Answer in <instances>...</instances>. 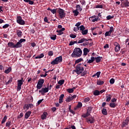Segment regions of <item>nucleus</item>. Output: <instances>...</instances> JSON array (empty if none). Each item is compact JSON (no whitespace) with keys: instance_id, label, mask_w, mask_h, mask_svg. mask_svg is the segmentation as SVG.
I'll return each instance as SVG.
<instances>
[{"instance_id":"a18cd8bd","label":"nucleus","mask_w":129,"mask_h":129,"mask_svg":"<svg viewBox=\"0 0 129 129\" xmlns=\"http://www.w3.org/2000/svg\"><path fill=\"white\" fill-rule=\"evenodd\" d=\"M51 13H52V14H53V15L54 14H56V13H57V9H51V10H50Z\"/></svg>"},{"instance_id":"e433bc0d","label":"nucleus","mask_w":129,"mask_h":129,"mask_svg":"<svg viewBox=\"0 0 129 129\" xmlns=\"http://www.w3.org/2000/svg\"><path fill=\"white\" fill-rule=\"evenodd\" d=\"M92 111V107H89L87 109V112H88V113H89L90 114Z\"/></svg>"},{"instance_id":"7ed1b4c3","label":"nucleus","mask_w":129,"mask_h":129,"mask_svg":"<svg viewBox=\"0 0 129 129\" xmlns=\"http://www.w3.org/2000/svg\"><path fill=\"white\" fill-rule=\"evenodd\" d=\"M62 56L60 55L56 57L54 60L51 61V64H52V65L58 64L59 63H60V62H62Z\"/></svg>"},{"instance_id":"79ce46f5","label":"nucleus","mask_w":129,"mask_h":129,"mask_svg":"<svg viewBox=\"0 0 129 129\" xmlns=\"http://www.w3.org/2000/svg\"><path fill=\"white\" fill-rule=\"evenodd\" d=\"M7 119L8 117L7 116H5L2 121V123H5L6 122V120H7Z\"/></svg>"},{"instance_id":"c756f323","label":"nucleus","mask_w":129,"mask_h":129,"mask_svg":"<svg viewBox=\"0 0 129 129\" xmlns=\"http://www.w3.org/2000/svg\"><path fill=\"white\" fill-rule=\"evenodd\" d=\"M44 79H40L38 82V83L43 86V84H44Z\"/></svg>"},{"instance_id":"6e6d98bb","label":"nucleus","mask_w":129,"mask_h":129,"mask_svg":"<svg viewBox=\"0 0 129 129\" xmlns=\"http://www.w3.org/2000/svg\"><path fill=\"white\" fill-rule=\"evenodd\" d=\"M9 27H10V25H9V24H5V25H4L3 26V29H7V28H9Z\"/></svg>"},{"instance_id":"c9c22d12","label":"nucleus","mask_w":129,"mask_h":129,"mask_svg":"<svg viewBox=\"0 0 129 129\" xmlns=\"http://www.w3.org/2000/svg\"><path fill=\"white\" fill-rule=\"evenodd\" d=\"M65 81L64 80H60L58 82V84H59V85L61 86L64 84V82Z\"/></svg>"},{"instance_id":"dca6fc26","label":"nucleus","mask_w":129,"mask_h":129,"mask_svg":"<svg viewBox=\"0 0 129 129\" xmlns=\"http://www.w3.org/2000/svg\"><path fill=\"white\" fill-rule=\"evenodd\" d=\"M47 113L46 112H44L43 114L41 115V119H46L47 118Z\"/></svg>"},{"instance_id":"412c9836","label":"nucleus","mask_w":129,"mask_h":129,"mask_svg":"<svg viewBox=\"0 0 129 129\" xmlns=\"http://www.w3.org/2000/svg\"><path fill=\"white\" fill-rule=\"evenodd\" d=\"M89 52V50H88L87 48H85L84 49V56H86V55H87V54H88Z\"/></svg>"},{"instance_id":"4be33fe9","label":"nucleus","mask_w":129,"mask_h":129,"mask_svg":"<svg viewBox=\"0 0 129 129\" xmlns=\"http://www.w3.org/2000/svg\"><path fill=\"white\" fill-rule=\"evenodd\" d=\"M76 9L77 10V11H79V12H81L82 11V8L80 5H77L76 6Z\"/></svg>"},{"instance_id":"5fc2aeb1","label":"nucleus","mask_w":129,"mask_h":129,"mask_svg":"<svg viewBox=\"0 0 129 129\" xmlns=\"http://www.w3.org/2000/svg\"><path fill=\"white\" fill-rule=\"evenodd\" d=\"M80 2L81 3V5H82L83 6V5L85 6V5H86V2L85 1H84V0L80 1Z\"/></svg>"},{"instance_id":"680f3d73","label":"nucleus","mask_w":129,"mask_h":129,"mask_svg":"<svg viewBox=\"0 0 129 129\" xmlns=\"http://www.w3.org/2000/svg\"><path fill=\"white\" fill-rule=\"evenodd\" d=\"M57 36L56 35H53V36L50 37L51 40H55V39H56Z\"/></svg>"},{"instance_id":"0eeeda50","label":"nucleus","mask_w":129,"mask_h":129,"mask_svg":"<svg viewBox=\"0 0 129 129\" xmlns=\"http://www.w3.org/2000/svg\"><path fill=\"white\" fill-rule=\"evenodd\" d=\"M49 91V85L47 86V88H43L39 91V93L44 94V93H47Z\"/></svg>"},{"instance_id":"09e8293b","label":"nucleus","mask_w":129,"mask_h":129,"mask_svg":"<svg viewBox=\"0 0 129 129\" xmlns=\"http://www.w3.org/2000/svg\"><path fill=\"white\" fill-rule=\"evenodd\" d=\"M110 35H111V33L110 32H109L108 31L106 32L105 33V37H108V36H110Z\"/></svg>"},{"instance_id":"bf43d9fd","label":"nucleus","mask_w":129,"mask_h":129,"mask_svg":"<svg viewBox=\"0 0 129 129\" xmlns=\"http://www.w3.org/2000/svg\"><path fill=\"white\" fill-rule=\"evenodd\" d=\"M108 32L111 34V33L113 32V27L112 26L110 27V30Z\"/></svg>"},{"instance_id":"8fccbe9b","label":"nucleus","mask_w":129,"mask_h":129,"mask_svg":"<svg viewBox=\"0 0 129 129\" xmlns=\"http://www.w3.org/2000/svg\"><path fill=\"white\" fill-rule=\"evenodd\" d=\"M87 74V71H85L83 73H81V76H85Z\"/></svg>"},{"instance_id":"20e7f679","label":"nucleus","mask_w":129,"mask_h":129,"mask_svg":"<svg viewBox=\"0 0 129 129\" xmlns=\"http://www.w3.org/2000/svg\"><path fill=\"white\" fill-rule=\"evenodd\" d=\"M58 12L60 19H63V18H65L66 16V14L64 12V10L62 9L59 8L58 10Z\"/></svg>"},{"instance_id":"052dcab7","label":"nucleus","mask_w":129,"mask_h":129,"mask_svg":"<svg viewBox=\"0 0 129 129\" xmlns=\"http://www.w3.org/2000/svg\"><path fill=\"white\" fill-rule=\"evenodd\" d=\"M10 125H11V121H9L8 122H7L6 126H8V127H10Z\"/></svg>"},{"instance_id":"2f4dec72","label":"nucleus","mask_w":129,"mask_h":129,"mask_svg":"<svg viewBox=\"0 0 129 129\" xmlns=\"http://www.w3.org/2000/svg\"><path fill=\"white\" fill-rule=\"evenodd\" d=\"M109 106H110V107H112V108H114V107H115V106H116V104H115V103H112V102H111V103H110L109 104Z\"/></svg>"},{"instance_id":"de8ad7c7","label":"nucleus","mask_w":129,"mask_h":129,"mask_svg":"<svg viewBox=\"0 0 129 129\" xmlns=\"http://www.w3.org/2000/svg\"><path fill=\"white\" fill-rule=\"evenodd\" d=\"M77 107H78V108H80V107H82V103L81 102H79Z\"/></svg>"},{"instance_id":"f03ea898","label":"nucleus","mask_w":129,"mask_h":129,"mask_svg":"<svg viewBox=\"0 0 129 129\" xmlns=\"http://www.w3.org/2000/svg\"><path fill=\"white\" fill-rule=\"evenodd\" d=\"M77 73V74H81L83 71H84V68L81 67V63H80L76 66V70L74 71Z\"/></svg>"},{"instance_id":"2eb2a0df","label":"nucleus","mask_w":129,"mask_h":129,"mask_svg":"<svg viewBox=\"0 0 129 129\" xmlns=\"http://www.w3.org/2000/svg\"><path fill=\"white\" fill-rule=\"evenodd\" d=\"M129 118H127L124 122H123L122 125L123 126H125V125H127L128 124Z\"/></svg>"},{"instance_id":"aec40b11","label":"nucleus","mask_w":129,"mask_h":129,"mask_svg":"<svg viewBox=\"0 0 129 129\" xmlns=\"http://www.w3.org/2000/svg\"><path fill=\"white\" fill-rule=\"evenodd\" d=\"M102 113L104 115H107V110L105 108H103L102 110Z\"/></svg>"},{"instance_id":"603ef678","label":"nucleus","mask_w":129,"mask_h":129,"mask_svg":"<svg viewBox=\"0 0 129 129\" xmlns=\"http://www.w3.org/2000/svg\"><path fill=\"white\" fill-rule=\"evenodd\" d=\"M113 18H114L113 16H111L110 15H108V16L106 17L107 20H110L111 19H113Z\"/></svg>"},{"instance_id":"473e14b6","label":"nucleus","mask_w":129,"mask_h":129,"mask_svg":"<svg viewBox=\"0 0 129 129\" xmlns=\"http://www.w3.org/2000/svg\"><path fill=\"white\" fill-rule=\"evenodd\" d=\"M44 57V54L41 53L39 55L35 57V59H41V58H43Z\"/></svg>"},{"instance_id":"6e6552de","label":"nucleus","mask_w":129,"mask_h":129,"mask_svg":"<svg viewBox=\"0 0 129 129\" xmlns=\"http://www.w3.org/2000/svg\"><path fill=\"white\" fill-rule=\"evenodd\" d=\"M8 45L9 47H10L11 48H19L18 43L15 44L13 42H9Z\"/></svg>"},{"instance_id":"4c0bfd02","label":"nucleus","mask_w":129,"mask_h":129,"mask_svg":"<svg viewBox=\"0 0 129 129\" xmlns=\"http://www.w3.org/2000/svg\"><path fill=\"white\" fill-rule=\"evenodd\" d=\"M23 108L24 109H27L28 110V109H29V108H30V105L28 104H25L24 106H23Z\"/></svg>"},{"instance_id":"774afa93","label":"nucleus","mask_w":129,"mask_h":129,"mask_svg":"<svg viewBox=\"0 0 129 129\" xmlns=\"http://www.w3.org/2000/svg\"><path fill=\"white\" fill-rule=\"evenodd\" d=\"M81 25V22H78L76 25V27H79V26Z\"/></svg>"},{"instance_id":"c03bdc74","label":"nucleus","mask_w":129,"mask_h":129,"mask_svg":"<svg viewBox=\"0 0 129 129\" xmlns=\"http://www.w3.org/2000/svg\"><path fill=\"white\" fill-rule=\"evenodd\" d=\"M42 86H43V85H42L40 84H39V83H37V89H41V88H42Z\"/></svg>"},{"instance_id":"a211bd4d","label":"nucleus","mask_w":129,"mask_h":129,"mask_svg":"<svg viewBox=\"0 0 129 129\" xmlns=\"http://www.w3.org/2000/svg\"><path fill=\"white\" fill-rule=\"evenodd\" d=\"M88 41V40L86 39L85 38H83V39H80L78 41V44H81V43H84V42H85Z\"/></svg>"},{"instance_id":"f257e3e1","label":"nucleus","mask_w":129,"mask_h":129,"mask_svg":"<svg viewBox=\"0 0 129 129\" xmlns=\"http://www.w3.org/2000/svg\"><path fill=\"white\" fill-rule=\"evenodd\" d=\"M82 55V50L80 48H75L72 54V57L76 58V57H81Z\"/></svg>"},{"instance_id":"39448f33","label":"nucleus","mask_w":129,"mask_h":129,"mask_svg":"<svg viewBox=\"0 0 129 129\" xmlns=\"http://www.w3.org/2000/svg\"><path fill=\"white\" fill-rule=\"evenodd\" d=\"M23 82L24 81L23 80V78H22L21 80H18L17 91H20V90L22 89V85H23Z\"/></svg>"},{"instance_id":"7c9ffc66","label":"nucleus","mask_w":129,"mask_h":129,"mask_svg":"<svg viewBox=\"0 0 129 129\" xmlns=\"http://www.w3.org/2000/svg\"><path fill=\"white\" fill-rule=\"evenodd\" d=\"M100 94V92L98 90H96L94 91V93H93L94 95L97 96V95H99Z\"/></svg>"},{"instance_id":"864d4df0","label":"nucleus","mask_w":129,"mask_h":129,"mask_svg":"<svg viewBox=\"0 0 129 129\" xmlns=\"http://www.w3.org/2000/svg\"><path fill=\"white\" fill-rule=\"evenodd\" d=\"M67 91H68V92H69V93H72V92H73V91H73V89H72V88H71V89H68L67 90Z\"/></svg>"},{"instance_id":"f3484780","label":"nucleus","mask_w":129,"mask_h":129,"mask_svg":"<svg viewBox=\"0 0 129 129\" xmlns=\"http://www.w3.org/2000/svg\"><path fill=\"white\" fill-rule=\"evenodd\" d=\"M87 63H88L89 64H90L91 63H93V62H94L95 61V58L94 57L92 56L91 57V59L88 60L87 59Z\"/></svg>"},{"instance_id":"72a5a7b5","label":"nucleus","mask_w":129,"mask_h":129,"mask_svg":"<svg viewBox=\"0 0 129 129\" xmlns=\"http://www.w3.org/2000/svg\"><path fill=\"white\" fill-rule=\"evenodd\" d=\"M82 35H87V33H88V29H85L84 31L81 32Z\"/></svg>"},{"instance_id":"5701e85b","label":"nucleus","mask_w":129,"mask_h":129,"mask_svg":"<svg viewBox=\"0 0 129 129\" xmlns=\"http://www.w3.org/2000/svg\"><path fill=\"white\" fill-rule=\"evenodd\" d=\"M16 34L18 35V37H22V32L21 30H17Z\"/></svg>"},{"instance_id":"3c124183","label":"nucleus","mask_w":129,"mask_h":129,"mask_svg":"<svg viewBox=\"0 0 129 129\" xmlns=\"http://www.w3.org/2000/svg\"><path fill=\"white\" fill-rule=\"evenodd\" d=\"M70 37L72 38V39H75V38H76V35L73 34H71L70 35Z\"/></svg>"},{"instance_id":"393cba45","label":"nucleus","mask_w":129,"mask_h":129,"mask_svg":"<svg viewBox=\"0 0 129 129\" xmlns=\"http://www.w3.org/2000/svg\"><path fill=\"white\" fill-rule=\"evenodd\" d=\"M73 13L74 16H75V17H77V16H78V15H79V12L76 9V10L73 11Z\"/></svg>"},{"instance_id":"cd10ccee","label":"nucleus","mask_w":129,"mask_h":129,"mask_svg":"<svg viewBox=\"0 0 129 129\" xmlns=\"http://www.w3.org/2000/svg\"><path fill=\"white\" fill-rule=\"evenodd\" d=\"M12 71V68L10 67L7 70L5 71L6 74H9Z\"/></svg>"},{"instance_id":"b1692460","label":"nucleus","mask_w":129,"mask_h":129,"mask_svg":"<svg viewBox=\"0 0 129 129\" xmlns=\"http://www.w3.org/2000/svg\"><path fill=\"white\" fill-rule=\"evenodd\" d=\"M104 84V81L102 80H98L97 81V85H103V84Z\"/></svg>"},{"instance_id":"f704fd0d","label":"nucleus","mask_w":129,"mask_h":129,"mask_svg":"<svg viewBox=\"0 0 129 129\" xmlns=\"http://www.w3.org/2000/svg\"><path fill=\"white\" fill-rule=\"evenodd\" d=\"M73 100V99L72 97L69 96V97L67 98L66 99L67 102H70V101H72Z\"/></svg>"},{"instance_id":"69168bd1","label":"nucleus","mask_w":129,"mask_h":129,"mask_svg":"<svg viewBox=\"0 0 129 129\" xmlns=\"http://www.w3.org/2000/svg\"><path fill=\"white\" fill-rule=\"evenodd\" d=\"M48 56H53V51H50L48 52Z\"/></svg>"},{"instance_id":"13d9d810","label":"nucleus","mask_w":129,"mask_h":129,"mask_svg":"<svg viewBox=\"0 0 129 129\" xmlns=\"http://www.w3.org/2000/svg\"><path fill=\"white\" fill-rule=\"evenodd\" d=\"M110 84H113L114 83V79L112 78L110 80Z\"/></svg>"},{"instance_id":"f8f14e48","label":"nucleus","mask_w":129,"mask_h":129,"mask_svg":"<svg viewBox=\"0 0 129 129\" xmlns=\"http://www.w3.org/2000/svg\"><path fill=\"white\" fill-rule=\"evenodd\" d=\"M115 44L117 45L115 47V52H118L120 50V45L117 42L115 43Z\"/></svg>"},{"instance_id":"a878e982","label":"nucleus","mask_w":129,"mask_h":129,"mask_svg":"<svg viewBox=\"0 0 129 129\" xmlns=\"http://www.w3.org/2000/svg\"><path fill=\"white\" fill-rule=\"evenodd\" d=\"M101 72H98L92 76V77H95V76H97V78H99V76H100Z\"/></svg>"},{"instance_id":"a19ab883","label":"nucleus","mask_w":129,"mask_h":129,"mask_svg":"<svg viewBox=\"0 0 129 129\" xmlns=\"http://www.w3.org/2000/svg\"><path fill=\"white\" fill-rule=\"evenodd\" d=\"M83 60V59L82 58L77 59L75 61V64H78V63H80V62H81V61H82Z\"/></svg>"},{"instance_id":"58836bf2","label":"nucleus","mask_w":129,"mask_h":129,"mask_svg":"<svg viewBox=\"0 0 129 129\" xmlns=\"http://www.w3.org/2000/svg\"><path fill=\"white\" fill-rule=\"evenodd\" d=\"M110 99H111V95H109L106 96V101L108 102L110 101Z\"/></svg>"},{"instance_id":"bb28decb","label":"nucleus","mask_w":129,"mask_h":129,"mask_svg":"<svg viewBox=\"0 0 129 129\" xmlns=\"http://www.w3.org/2000/svg\"><path fill=\"white\" fill-rule=\"evenodd\" d=\"M56 33H58V36H61V35H63L64 33L60 29L56 30Z\"/></svg>"},{"instance_id":"ddd939ff","label":"nucleus","mask_w":129,"mask_h":129,"mask_svg":"<svg viewBox=\"0 0 129 129\" xmlns=\"http://www.w3.org/2000/svg\"><path fill=\"white\" fill-rule=\"evenodd\" d=\"M95 60L96 61V63L100 62V61L102 60V57L101 56H98L94 57Z\"/></svg>"},{"instance_id":"c85d7f7f","label":"nucleus","mask_w":129,"mask_h":129,"mask_svg":"<svg viewBox=\"0 0 129 129\" xmlns=\"http://www.w3.org/2000/svg\"><path fill=\"white\" fill-rule=\"evenodd\" d=\"M25 3H28L29 5H34V2L31 0H23Z\"/></svg>"},{"instance_id":"4d7b16f0","label":"nucleus","mask_w":129,"mask_h":129,"mask_svg":"<svg viewBox=\"0 0 129 129\" xmlns=\"http://www.w3.org/2000/svg\"><path fill=\"white\" fill-rule=\"evenodd\" d=\"M88 41H85V43H83V46H88V45L89 44V42H87Z\"/></svg>"},{"instance_id":"37998d69","label":"nucleus","mask_w":129,"mask_h":129,"mask_svg":"<svg viewBox=\"0 0 129 129\" xmlns=\"http://www.w3.org/2000/svg\"><path fill=\"white\" fill-rule=\"evenodd\" d=\"M80 31H83L84 30H85V27H84V25H81L79 27Z\"/></svg>"},{"instance_id":"338daca9","label":"nucleus","mask_w":129,"mask_h":129,"mask_svg":"<svg viewBox=\"0 0 129 129\" xmlns=\"http://www.w3.org/2000/svg\"><path fill=\"white\" fill-rule=\"evenodd\" d=\"M85 102H88L90 100V99L89 98L87 97L85 99Z\"/></svg>"},{"instance_id":"0e129e2a","label":"nucleus","mask_w":129,"mask_h":129,"mask_svg":"<svg viewBox=\"0 0 129 129\" xmlns=\"http://www.w3.org/2000/svg\"><path fill=\"white\" fill-rule=\"evenodd\" d=\"M96 9H102L103 6L102 5H97L96 6Z\"/></svg>"},{"instance_id":"e2e57ef3","label":"nucleus","mask_w":129,"mask_h":129,"mask_svg":"<svg viewBox=\"0 0 129 129\" xmlns=\"http://www.w3.org/2000/svg\"><path fill=\"white\" fill-rule=\"evenodd\" d=\"M79 29H80V27H74V32H77V31H79Z\"/></svg>"},{"instance_id":"9d476101","label":"nucleus","mask_w":129,"mask_h":129,"mask_svg":"<svg viewBox=\"0 0 129 129\" xmlns=\"http://www.w3.org/2000/svg\"><path fill=\"white\" fill-rule=\"evenodd\" d=\"M23 42H26V40L25 39H21L17 43L19 48L22 47V43H23Z\"/></svg>"},{"instance_id":"1a4fd4ad","label":"nucleus","mask_w":129,"mask_h":129,"mask_svg":"<svg viewBox=\"0 0 129 129\" xmlns=\"http://www.w3.org/2000/svg\"><path fill=\"white\" fill-rule=\"evenodd\" d=\"M87 121L90 123H94V121H95V119L93 117H88L87 118Z\"/></svg>"},{"instance_id":"6ab92c4d","label":"nucleus","mask_w":129,"mask_h":129,"mask_svg":"<svg viewBox=\"0 0 129 129\" xmlns=\"http://www.w3.org/2000/svg\"><path fill=\"white\" fill-rule=\"evenodd\" d=\"M63 98H64V94H61L59 99V103L63 102Z\"/></svg>"},{"instance_id":"9b49d317","label":"nucleus","mask_w":129,"mask_h":129,"mask_svg":"<svg viewBox=\"0 0 129 129\" xmlns=\"http://www.w3.org/2000/svg\"><path fill=\"white\" fill-rule=\"evenodd\" d=\"M129 7V2L124 1L123 2L122 8H128Z\"/></svg>"},{"instance_id":"423d86ee","label":"nucleus","mask_w":129,"mask_h":129,"mask_svg":"<svg viewBox=\"0 0 129 129\" xmlns=\"http://www.w3.org/2000/svg\"><path fill=\"white\" fill-rule=\"evenodd\" d=\"M17 22L18 24H19V25H25V21L23 20L22 17L21 16H19L17 17Z\"/></svg>"},{"instance_id":"ea45409f","label":"nucleus","mask_w":129,"mask_h":129,"mask_svg":"<svg viewBox=\"0 0 129 129\" xmlns=\"http://www.w3.org/2000/svg\"><path fill=\"white\" fill-rule=\"evenodd\" d=\"M89 115H90V114L87 112L86 114H83L82 116L84 117V118H85V117H87V116H89Z\"/></svg>"},{"instance_id":"49530a36","label":"nucleus","mask_w":129,"mask_h":129,"mask_svg":"<svg viewBox=\"0 0 129 129\" xmlns=\"http://www.w3.org/2000/svg\"><path fill=\"white\" fill-rule=\"evenodd\" d=\"M98 20H99V18L98 17L95 18V19L91 20L92 22H97V21Z\"/></svg>"},{"instance_id":"4468645a","label":"nucleus","mask_w":129,"mask_h":129,"mask_svg":"<svg viewBox=\"0 0 129 129\" xmlns=\"http://www.w3.org/2000/svg\"><path fill=\"white\" fill-rule=\"evenodd\" d=\"M31 113H32L31 111H28V112H27L25 114V118L27 119H28V117H30V116L31 115Z\"/></svg>"}]
</instances>
